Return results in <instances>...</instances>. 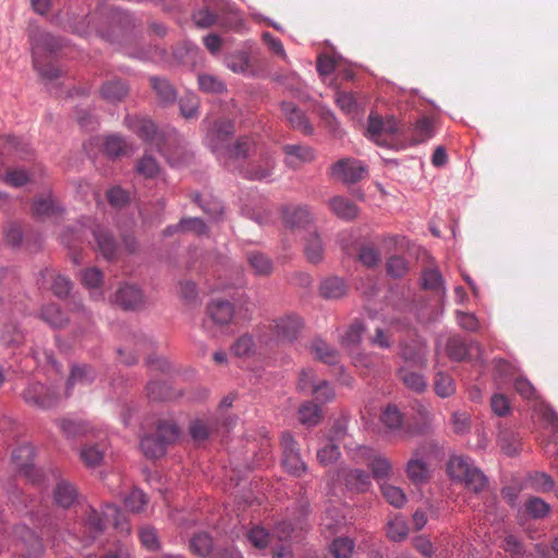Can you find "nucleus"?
Here are the masks:
<instances>
[{"label": "nucleus", "mask_w": 558, "mask_h": 558, "mask_svg": "<svg viewBox=\"0 0 558 558\" xmlns=\"http://www.w3.org/2000/svg\"><path fill=\"white\" fill-rule=\"evenodd\" d=\"M497 444L501 451L509 457L517 456L522 450L519 434L509 427H499Z\"/></svg>", "instance_id": "nucleus-21"}, {"label": "nucleus", "mask_w": 558, "mask_h": 558, "mask_svg": "<svg viewBox=\"0 0 558 558\" xmlns=\"http://www.w3.org/2000/svg\"><path fill=\"white\" fill-rule=\"evenodd\" d=\"M106 449L104 442L86 444L81 449L80 458L87 468H96L102 462Z\"/></svg>", "instance_id": "nucleus-26"}, {"label": "nucleus", "mask_w": 558, "mask_h": 558, "mask_svg": "<svg viewBox=\"0 0 558 558\" xmlns=\"http://www.w3.org/2000/svg\"><path fill=\"white\" fill-rule=\"evenodd\" d=\"M354 549V542L348 537H338L331 544V553L336 558H350Z\"/></svg>", "instance_id": "nucleus-62"}, {"label": "nucleus", "mask_w": 558, "mask_h": 558, "mask_svg": "<svg viewBox=\"0 0 558 558\" xmlns=\"http://www.w3.org/2000/svg\"><path fill=\"white\" fill-rule=\"evenodd\" d=\"M41 318L54 328H61L68 323V317L56 304L43 307Z\"/></svg>", "instance_id": "nucleus-46"}, {"label": "nucleus", "mask_w": 558, "mask_h": 558, "mask_svg": "<svg viewBox=\"0 0 558 558\" xmlns=\"http://www.w3.org/2000/svg\"><path fill=\"white\" fill-rule=\"evenodd\" d=\"M398 376L407 388L415 392H423L427 387V381L424 376L417 372L411 371L408 366L400 367Z\"/></svg>", "instance_id": "nucleus-34"}, {"label": "nucleus", "mask_w": 558, "mask_h": 558, "mask_svg": "<svg viewBox=\"0 0 558 558\" xmlns=\"http://www.w3.org/2000/svg\"><path fill=\"white\" fill-rule=\"evenodd\" d=\"M114 303L124 310H138L144 304V295L136 286L125 283L116 292Z\"/></svg>", "instance_id": "nucleus-15"}, {"label": "nucleus", "mask_w": 558, "mask_h": 558, "mask_svg": "<svg viewBox=\"0 0 558 558\" xmlns=\"http://www.w3.org/2000/svg\"><path fill=\"white\" fill-rule=\"evenodd\" d=\"M402 357L405 362L412 363L416 366H425L427 359H426V349L422 345L417 347H410L404 345L402 348Z\"/></svg>", "instance_id": "nucleus-52"}, {"label": "nucleus", "mask_w": 558, "mask_h": 558, "mask_svg": "<svg viewBox=\"0 0 558 558\" xmlns=\"http://www.w3.org/2000/svg\"><path fill=\"white\" fill-rule=\"evenodd\" d=\"M14 535L25 544L29 556L38 557L43 554L44 546L41 539L37 535H35V533L31 531L27 526H16L14 529Z\"/></svg>", "instance_id": "nucleus-25"}, {"label": "nucleus", "mask_w": 558, "mask_h": 558, "mask_svg": "<svg viewBox=\"0 0 558 558\" xmlns=\"http://www.w3.org/2000/svg\"><path fill=\"white\" fill-rule=\"evenodd\" d=\"M281 110L286 121L290 124L291 128L302 132L305 135H311L313 133V126L310 123L307 117L294 104L282 101Z\"/></svg>", "instance_id": "nucleus-14"}, {"label": "nucleus", "mask_w": 558, "mask_h": 558, "mask_svg": "<svg viewBox=\"0 0 558 558\" xmlns=\"http://www.w3.org/2000/svg\"><path fill=\"white\" fill-rule=\"evenodd\" d=\"M330 173L345 184H353L367 175V167L361 160L343 158L331 166Z\"/></svg>", "instance_id": "nucleus-9"}, {"label": "nucleus", "mask_w": 558, "mask_h": 558, "mask_svg": "<svg viewBox=\"0 0 558 558\" xmlns=\"http://www.w3.org/2000/svg\"><path fill=\"white\" fill-rule=\"evenodd\" d=\"M104 150L111 157H120L129 150L126 142L118 135H110L105 140Z\"/></svg>", "instance_id": "nucleus-51"}, {"label": "nucleus", "mask_w": 558, "mask_h": 558, "mask_svg": "<svg viewBox=\"0 0 558 558\" xmlns=\"http://www.w3.org/2000/svg\"><path fill=\"white\" fill-rule=\"evenodd\" d=\"M154 436L168 447L178 440L180 429L172 420H161L157 424L156 434Z\"/></svg>", "instance_id": "nucleus-33"}, {"label": "nucleus", "mask_w": 558, "mask_h": 558, "mask_svg": "<svg viewBox=\"0 0 558 558\" xmlns=\"http://www.w3.org/2000/svg\"><path fill=\"white\" fill-rule=\"evenodd\" d=\"M365 330V326L360 320H354L344 332L341 341L344 345H356L362 340V335Z\"/></svg>", "instance_id": "nucleus-60"}, {"label": "nucleus", "mask_w": 558, "mask_h": 558, "mask_svg": "<svg viewBox=\"0 0 558 558\" xmlns=\"http://www.w3.org/2000/svg\"><path fill=\"white\" fill-rule=\"evenodd\" d=\"M77 489L65 480H60L53 489L54 502L62 508H70L77 500Z\"/></svg>", "instance_id": "nucleus-24"}, {"label": "nucleus", "mask_w": 558, "mask_h": 558, "mask_svg": "<svg viewBox=\"0 0 558 558\" xmlns=\"http://www.w3.org/2000/svg\"><path fill=\"white\" fill-rule=\"evenodd\" d=\"M282 149L286 154V163L291 168H298L315 158L313 149L307 146L286 145Z\"/></svg>", "instance_id": "nucleus-23"}, {"label": "nucleus", "mask_w": 558, "mask_h": 558, "mask_svg": "<svg viewBox=\"0 0 558 558\" xmlns=\"http://www.w3.org/2000/svg\"><path fill=\"white\" fill-rule=\"evenodd\" d=\"M39 280L43 286L50 283L53 294L58 298H65L72 289L70 279L62 275H57L52 269L45 268L40 270Z\"/></svg>", "instance_id": "nucleus-18"}, {"label": "nucleus", "mask_w": 558, "mask_h": 558, "mask_svg": "<svg viewBox=\"0 0 558 558\" xmlns=\"http://www.w3.org/2000/svg\"><path fill=\"white\" fill-rule=\"evenodd\" d=\"M125 125L145 142L153 143L157 135V128L153 121L146 118L128 117Z\"/></svg>", "instance_id": "nucleus-20"}, {"label": "nucleus", "mask_w": 558, "mask_h": 558, "mask_svg": "<svg viewBox=\"0 0 558 558\" xmlns=\"http://www.w3.org/2000/svg\"><path fill=\"white\" fill-rule=\"evenodd\" d=\"M380 421L388 429L396 430L401 427L403 415L396 405L389 404L383 411Z\"/></svg>", "instance_id": "nucleus-48"}, {"label": "nucleus", "mask_w": 558, "mask_h": 558, "mask_svg": "<svg viewBox=\"0 0 558 558\" xmlns=\"http://www.w3.org/2000/svg\"><path fill=\"white\" fill-rule=\"evenodd\" d=\"M22 330L14 324H8L0 333V341L5 347H16L23 341Z\"/></svg>", "instance_id": "nucleus-55"}, {"label": "nucleus", "mask_w": 558, "mask_h": 558, "mask_svg": "<svg viewBox=\"0 0 558 558\" xmlns=\"http://www.w3.org/2000/svg\"><path fill=\"white\" fill-rule=\"evenodd\" d=\"M303 328L302 319L295 314H288L272 320L269 329L278 341L292 342Z\"/></svg>", "instance_id": "nucleus-11"}, {"label": "nucleus", "mask_w": 558, "mask_h": 558, "mask_svg": "<svg viewBox=\"0 0 558 558\" xmlns=\"http://www.w3.org/2000/svg\"><path fill=\"white\" fill-rule=\"evenodd\" d=\"M357 260L364 266L373 268L379 264L380 253L372 245H362L357 253Z\"/></svg>", "instance_id": "nucleus-58"}, {"label": "nucleus", "mask_w": 558, "mask_h": 558, "mask_svg": "<svg viewBox=\"0 0 558 558\" xmlns=\"http://www.w3.org/2000/svg\"><path fill=\"white\" fill-rule=\"evenodd\" d=\"M357 462L365 463L372 471L375 480L380 481L391 476L392 464L388 458L377 453L369 447H360L355 457Z\"/></svg>", "instance_id": "nucleus-10"}, {"label": "nucleus", "mask_w": 558, "mask_h": 558, "mask_svg": "<svg viewBox=\"0 0 558 558\" xmlns=\"http://www.w3.org/2000/svg\"><path fill=\"white\" fill-rule=\"evenodd\" d=\"M88 222H92L90 219H88ZM88 232L93 235L96 248L104 258L108 260L114 258L118 248L117 241L110 231L98 225L95 226L94 223H90L88 229L84 225L75 229H69L66 233L62 235V242L65 245L73 247L74 243L85 239Z\"/></svg>", "instance_id": "nucleus-4"}, {"label": "nucleus", "mask_w": 558, "mask_h": 558, "mask_svg": "<svg viewBox=\"0 0 558 558\" xmlns=\"http://www.w3.org/2000/svg\"><path fill=\"white\" fill-rule=\"evenodd\" d=\"M280 445L282 449V465L284 470L296 477L302 476L306 472L307 465L301 458L298 441L289 432H284L281 435Z\"/></svg>", "instance_id": "nucleus-8"}, {"label": "nucleus", "mask_w": 558, "mask_h": 558, "mask_svg": "<svg viewBox=\"0 0 558 558\" xmlns=\"http://www.w3.org/2000/svg\"><path fill=\"white\" fill-rule=\"evenodd\" d=\"M57 424L66 438H76L83 435L86 430L85 426L81 422H76L69 418H61L57 421Z\"/></svg>", "instance_id": "nucleus-61"}, {"label": "nucleus", "mask_w": 558, "mask_h": 558, "mask_svg": "<svg viewBox=\"0 0 558 558\" xmlns=\"http://www.w3.org/2000/svg\"><path fill=\"white\" fill-rule=\"evenodd\" d=\"M246 536L252 546L257 549H265L275 539L274 535H270L264 527L258 525L253 526Z\"/></svg>", "instance_id": "nucleus-47"}, {"label": "nucleus", "mask_w": 558, "mask_h": 558, "mask_svg": "<svg viewBox=\"0 0 558 558\" xmlns=\"http://www.w3.org/2000/svg\"><path fill=\"white\" fill-rule=\"evenodd\" d=\"M311 352L314 354L315 359L326 364L333 365L339 360L338 351L322 339H315L312 342Z\"/></svg>", "instance_id": "nucleus-32"}, {"label": "nucleus", "mask_w": 558, "mask_h": 558, "mask_svg": "<svg viewBox=\"0 0 558 558\" xmlns=\"http://www.w3.org/2000/svg\"><path fill=\"white\" fill-rule=\"evenodd\" d=\"M405 474L411 483L415 485L424 484L430 476L428 464L421 458L418 450H415L412 458L405 465Z\"/></svg>", "instance_id": "nucleus-17"}, {"label": "nucleus", "mask_w": 558, "mask_h": 558, "mask_svg": "<svg viewBox=\"0 0 558 558\" xmlns=\"http://www.w3.org/2000/svg\"><path fill=\"white\" fill-rule=\"evenodd\" d=\"M141 450L148 459H158L166 453L167 446L158 440L154 435H147L142 438Z\"/></svg>", "instance_id": "nucleus-42"}, {"label": "nucleus", "mask_w": 558, "mask_h": 558, "mask_svg": "<svg viewBox=\"0 0 558 558\" xmlns=\"http://www.w3.org/2000/svg\"><path fill=\"white\" fill-rule=\"evenodd\" d=\"M32 211L35 217L41 220L58 219L63 214V207L52 194H48L34 198Z\"/></svg>", "instance_id": "nucleus-13"}, {"label": "nucleus", "mask_w": 558, "mask_h": 558, "mask_svg": "<svg viewBox=\"0 0 558 558\" xmlns=\"http://www.w3.org/2000/svg\"><path fill=\"white\" fill-rule=\"evenodd\" d=\"M434 390L440 398H448L456 391L452 377L444 372H438L434 380Z\"/></svg>", "instance_id": "nucleus-45"}, {"label": "nucleus", "mask_w": 558, "mask_h": 558, "mask_svg": "<svg viewBox=\"0 0 558 558\" xmlns=\"http://www.w3.org/2000/svg\"><path fill=\"white\" fill-rule=\"evenodd\" d=\"M150 85L157 95L158 101L163 105L173 104L177 99L174 87L167 81L159 77H150Z\"/></svg>", "instance_id": "nucleus-31"}, {"label": "nucleus", "mask_w": 558, "mask_h": 558, "mask_svg": "<svg viewBox=\"0 0 558 558\" xmlns=\"http://www.w3.org/2000/svg\"><path fill=\"white\" fill-rule=\"evenodd\" d=\"M298 414L300 423L306 426H315L319 424L323 416L322 409L311 401H306L301 404Z\"/></svg>", "instance_id": "nucleus-41"}, {"label": "nucleus", "mask_w": 558, "mask_h": 558, "mask_svg": "<svg viewBox=\"0 0 558 558\" xmlns=\"http://www.w3.org/2000/svg\"><path fill=\"white\" fill-rule=\"evenodd\" d=\"M234 132L235 128L231 120H217L207 131L206 143L231 171H239L251 180L268 178L275 167L272 158L265 155L257 160H245L255 151V143L252 138L245 136L230 145L229 141Z\"/></svg>", "instance_id": "nucleus-1"}, {"label": "nucleus", "mask_w": 558, "mask_h": 558, "mask_svg": "<svg viewBox=\"0 0 558 558\" xmlns=\"http://www.w3.org/2000/svg\"><path fill=\"white\" fill-rule=\"evenodd\" d=\"M179 106L185 119L195 118L198 114L199 99L195 94L189 93L180 98Z\"/></svg>", "instance_id": "nucleus-53"}, {"label": "nucleus", "mask_w": 558, "mask_h": 558, "mask_svg": "<svg viewBox=\"0 0 558 558\" xmlns=\"http://www.w3.org/2000/svg\"><path fill=\"white\" fill-rule=\"evenodd\" d=\"M110 521H112L117 529H120L122 532L130 533L131 527L124 520L120 510L116 506L107 505L102 514L93 508L87 512L84 523L86 532L88 533L87 538L90 541L95 539L99 534H101L106 523Z\"/></svg>", "instance_id": "nucleus-6"}, {"label": "nucleus", "mask_w": 558, "mask_h": 558, "mask_svg": "<svg viewBox=\"0 0 558 558\" xmlns=\"http://www.w3.org/2000/svg\"><path fill=\"white\" fill-rule=\"evenodd\" d=\"M282 219L290 228H304L312 221V215L307 206L287 205L282 208Z\"/></svg>", "instance_id": "nucleus-19"}, {"label": "nucleus", "mask_w": 558, "mask_h": 558, "mask_svg": "<svg viewBox=\"0 0 558 558\" xmlns=\"http://www.w3.org/2000/svg\"><path fill=\"white\" fill-rule=\"evenodd\" d=\"M190 548L195 555L206 557L213 549V541L207 533H198L192 537Z\"/></svg>", "instance_id": "nucleus-50"}, {"label": "nucleus", "mask_w": 558, "mask_h": 558, "mask_svg": "<svg viewBox=\"0 0 558 558\" xmlns=\"http://www.w3.org/2000/svg\"><path fill=\"white\" fill-rule=\"evenodd\" d=\"M367 122L366 135L378 146L390 148L402 142L403 124L395 116L372 111Z\"/></svg>", "instance_id": "nucleus-3"}, {"label": "nucleus", "mask_w": 558, "mask_h": 558, "mask_svg": "<svg viewBox=\"0 0 558 558\" xmlns=\"http://www.w3.org/2000/svg\"><path fill=\"white\" fill-rule=\"evenodd\" d=\"M381 494L386 501L396 508H401L405 504V494L397 486L383 484Z\"/></svg>", "instance_id": "nucleus-56"}, {"label": "nucleus", "mask_w": 558, "mask_h": 558, "mask_svg": "<svg viewBox=\"0 0 558 558\" xmlns=\"http://www.w3.org/2000/svg\"><path fill=\"white\" fill-rule=\"evenodd\" d=\"M447 470L451 478L464 483L465 487L474 493L482 492L487 485L486 476L470 458L451 457Z\"/></svg>", "instance_id": "nucleus-5"}, {"label": "nucleus", "mask_w": 558, "mask_h": 558, "mask_svg": "<svg viewBox=\"0 0 558 558\" xmlns=\"http://www.w3.org/2000/svg\"><path fill=\"white\" fill-rule=\"evenodd\" d=\"M34 448L29 444H23L14 449L12 453V461L20 472L26 476L33 470Z\"/></svg>", "instance_id": "nucleus-30"}, {"label": "nucleus", "mask_w": 558, "mask_h": 558, "mask_svg": "<svg viewBox=\"0 0 558 558\" xmlns=\"http://www.w3.org/2000/svg\"><path fill=\"white\" fill-rule=\"evenodd\" d=\"M525 511L534 519H543L549 513L550 506L539 497H531L525 502Z\"/></svg>", "instance_id": "nucleus-54"}, {"label": "nucleus", "mask_w": 558, "mask_h": 558, "mask_svg": "<svg viewBox=\"0 0 558 558\" xmlns=\"http://www.w3.org/2000/svg\"><path fill=\"white\" fill-rule=\"evenodd\" d=\"M423 288L437 293H445L444 278L437 268H426L422 275Z\"/></svg>", "instance_id": "nucleus-44"}, {"label": "nucleus", "mask_w": 558, "mask_h": 558, "mask_svg": "<svg viewBox=\"0 0 558 558\" xmlns=\"http://www.w3.org/2000/svg\"><path fill=\"white\" fill-rule=\"evenodd\" d=\"M233 305L226 300H214L207 306V315L217 325H227L233 318Z\"/></svg>", "instance_id": "nucleus-22"}, {"label": "nucleus", "mask_w": 558, "mask_h": 558, "mask_svg": "<svg viewBox=\"0 0 558 558\" xmlns=\"http://www.w3.org/2000/svg\"><path fill=\"white\" fill-rule=\"evenodd\" d=\"M96 377V373L89 365H74L71 368L69 379L66 381L65 395L69 396L75 384L88 385Z\"/></svg>", "instance_id": "nucleus-28"}, {"label": "nucleus", "mask_w": 558, "mask_h": 558, "mask_svg": "<svg viewBox=\"0 0 558 558\" xmlns=\"http://www.w3.org/2000/svg\"><path fill=\"white\" fill-rule=\"evenodd\" d=\"M435 134L434 122L429 117H421L409 128L403 126L402 142L417 145L432 138Z\"/></svg>", "instance_id": "nucleus-12"}, {"label": "nucleus", "mask_w": 558, "mask_h": 558, "mask_svg": "<svg viewBox=\"0 0 558 558\" xmlns=\"http://www.w3.org/2000/svg\"><path fill=\"white\" fill-rule=\"evenodd\" d=\"M198 88L207 94H222L227 92L226 83L216 75L201 73L197 75Z\"/></svg>", "instance_id": "nucleus-39"}, {"label": "nucleus", "mask_w": 558, "mask_h": 558, "mask_svg": "<svg viewBox=\"0 0 558 558\" xmlns=\"http://www.w3.org/2000/svg\"><path fill=\"white\" fill-rule=\"evenodd\" d=\"M353 363L357 368L372 372L383 363V359L376 353L360 352L353 356Z\"/></svg>", "instance_id": "nucleus-49"}, {"label": "nucleus", "mask_w": 558, "mask_h": 558, "mask_svg": "<svg viewBox=\"0 0 558 558\" xmlns=\"http://www.w3.org/2000/svg\"><path fill=\"white\" fill-rule=\"evenodd\" d=\"M342 476L345 482V486L355 492H365L371 482L369 475L363 470H350L348 472H342Z\"/></svg>", "instance_id": "nucleus-36"}, {"label": "nucleus", "mask_w": 558, "mask_h": 558, "mask_svg": "<svg viewBox=\"0 0 558 558\" xmlns=\"http://www.w3.org/2000/svg\"><path fill=\"white\" fill-rule=\"evenodd\" d=\"M386 534L393 542L403 541L409 534L407 521L402 517L396 515L387 523Z\"/></svg>", "instance_id": "nucleus-43"}, {"label": "nucleus", "mask_w": 558, "mask_h": 558, "mask_svg": "<svg viewBox=\"0 0 558 558\" xmlns=\"http://www.w3.org/2000/svg\"><path fill=\"white\" fill-rule=\"evenodd\" d=\"M386 269L389 276L401 278L408 272L409 267L403 257L393 255L388 258Z\"/></svg>", "instance_id": "nucleus-64"}, {"label": "nucleus", "mask_w": 558, "mask_h": 558, "mask_svg": "<svg viewBox=\"0 0 558 558\" xmlns=\"http://www.w3.org/2000/svg\"><path fill=\"white\" fill-rule=\"evenodd\" d=\"M529 481L531 488L538 493H548L555 486V482L551 476L544 472H535L531 474Z\"/></svg>", "instance_id": "nucleus-57"}, {"label": "nucleus", "mask_w": 558, "mask_h": 558, "mask_svg": "<svg viewBox=\"0 0 558 558\" xmlns=\"http://www.w3.org/2000/svg\"><path fill=\"white\" fill-rule=\"evenodd\" d=\"M147 397L153 401H162L172 398L169 387L161 381H150L146 387Z\"/></svg>", "instance_id": "nucleus-59"}, {"label": "nucleus", "mask_w": 558, "mask_h": 558, "mask_svg": "<svg viewBox=\"0 0 558 558\" xmlns=\"http://www.w3.org/2000/svg\"><path fill=\"white\" fill-rule=\"evenodd\" d=\"M31 38L34 68L45 78H57L60 75V70L53 64L45 62L62 49L64 41L44 31L33 33Z\"/></svg>", "instance_id": "nucleus-2"}, {"label": "nucleus", "mask_w": 558, "mask_h": 558, "mask_svg": "<svg viewBox=\"0 0 558 558\" xmlns=\"http://www.w3.org/2000/svg\"><path fill=\"white\" fill-rule=\"evenodd\" d=\"M304 253L310 263L317 264L322 262L324 257V246L318 234H308L305 239Z\"/></svg>", "instance_id": "nucleus-40"}, {"label": "nucleus", "mask_w": 558, "mask_h": 558, "mask_svg": "<svg viewBox=\"0 0 558 558\" xmlns=\"http://www.w3.org/2000/svg\"><path fill=\"white\" fill-rule=\"evenodd\" d=\"M330 210L340 219L352 220L357 216V206L343 196H335L328 202Z\"/></svg>", "instance_id": "nucleus-27"}, {"label": "nucleus", "mask_w": 558, "mask_h": 558, "mask_svg": "<svg viewBox=\"0 0 558 558\" xmlns=\"http://www.w3.org/2000/svg\"><path fill=\"white\" fill-rule=\"evenodd\" d=\"M336 102L343 112L355 113L365 105L366 100L364 97H360L350 92H337Z\"/></svg>", "instance_id": "nucleus-35"}, {"label": "nucleus", "mask_w": 558, "mask_h": 558, "mask_svg": "<svg viewBox=\"0 0 558 558\" xmlns=\"http://www.w3.org/2000/svg\"><path fill=\"white\" fill-rule=\"evenodd\" d=\"M480 344L477 342L468 343L464 339L459 336H453L448 339L446 351L448 356L457 362L463 361L468 357L473 356V351L480 353Z\"/></svg>", "instance_id": "nucleus-16"}, {"label": "nucleus", "mask_w": 558, "mask_h": 558, "mask_svg": "<svg viewBox=\"0 0 558 558\" xmlns=\"http://www.w3.org/2000/svg\"><path fill=\"white\" fill-rule=\"evenodd\" d=\"M147 504L146 495L140 489H133L124 498V506L128 510L140 512Z\"/></svg>", "instance_id": "nucleus-63"}, {"label": "nucleus", "mask_w": 558, "mask_h": 558, "mask_svg": "<svg viewBox=\"0 0 558 558\" xmlns=\"http://www.w3.org/2000/svg\"><path fill=\"white\" fill-rule=\"evenodd\" d=\"M246 259L255 275H271L274 270V263L265 253L259 251H248L246 253Z\"/></svg>", "instance_id": "nucleus-29"}, {"label": "nucleus", "mask_w": 558, "mask_h": 558, "mask_svg": "<svg viewBox=\"0 0 558 558\" xmlns=\"http://www.w3.org/2000/svg\"><path fill=\"white\" fill-rule=\"evenodd\" d=\"M319 290L326 299H339L345 294L347 284L343 279L331 277L322 282Z\"/></svg>", "instance_id": "nucleus-38"}, {"label": "nucleus", "mask_w": 558, "mask_h": 558, "mask_svg": "<svg viewBox=\"0 0 558 558\" xmlns=\"http://www.w3.org/2000/svg\"><path fill=\"white\" fill-rule=\"evenodd\" d=\"M22 398L29 407L47 411L59 404L61 400L60 387L40 381L29 383L23 390Z\"/></svg>", "instance_id": "nucleus-7"}, {"label": "nucleus", "mask_w": 558, "mask_h": 558, "mask_svg": "<svg viewBox=\"0 0 558 558\" xmlns=\"http://www.w3.org/2000/svg\"><path fill=\"white\" fill-rule=\"evenodd\" d=\"M128 92V86L120 80L108 81L100 89L101 96L110 102L122 100L126 96Z\"/></svg>", "instance_id": "nucleus-37"}]
</instances>
